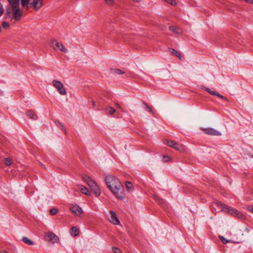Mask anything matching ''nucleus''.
Listing matches in <instances>:
<instances>
[{"mask_svg": "<svg viewBox=\"0 0 253 253\" xmlns=\"http://www.w3.org/2000/svg\"><path fill=\"white\" fill-rule=\"evenodd\" d=\"M80 190L83 194H84L86 195H90L91 194L90 192L89 191L88 189L84 187V186L81 185L80 186Z\"/></svg>", "mask_w": 253, "mask_h": 253, "instance_id": "6ab92c4d", "label": "nucleus"}, {"mask_svg": "<svg viewBox=\"0 0 253 253\" xmlns=\"http://www.w3.org/2000/svg\"><path fill=\"white\" fill-rule=\"evenodd\" d=\"M168 2L171 5H175L176 4V2L174 0H168Z\"/></svg>", "mask_w": 253, "mask_h": 253, "instance_id": "c9c22d12", "label": "nucleus"}, {"mask_svg": "<svg viewBox=\"0 0 253 253\" xmlns=\"http://www.w3.org/2000/svg\"><path fill=\"white\" fill-rule=\"evenodd\" d=\"M110 217L109 218V221L111 223L114 225H118L120 224V221L117 218L115 212L113 211H110Z\"/></svg>", "mask_w": 253, "mask_h": 253, "instance_id": "1a4fd4ad", "label": "nucleus"}, {"mask_svg": "<svg viewBox=\"0 0 253 253\" xmlns=\"http://www.w3.org/2000/svg\"><path fill=\"white\" fill-rule=\"evenodd\" d=\"M170 160V157L168 156H163V161L164 162H167Z\"/></svg>", "mask_w": 253, "mask_h": 253, "instance_id": "72a5a7b5", "label": "nucleus"}, {"mask_svg": "<svg viewBox=\"0 0 253 253\" xmlns=\"http://www.w3.org/2000/svg\"><path fill=\"white\" fill-rule=\"evenodd\" d=\"M247 2H250V0H245Z\"/></svg>", "mask_w": 253, "mask_h": 253, "instance_id": "37998d69", "label": "nucleus"}, {"mask_svg": "<svg viewBox=\"0 0 253 253\" xmlns=\"http://www.w3.org/2000/svg\"><path fill=\"white\" fill-rule=\"evenodd\" d=\"M202 130L205 133L208 135L213 136H220L221 135L220 132L213 128H202Z\"/></svg>", "mask_w": 253, "mask_h": 253, "instance_id": "0eeeda50", "label": "nucleus"}, {"mask_svg": "<svg viewBox=\"0 0 253 253\" xmlns=\"http://www.w3.org/2000/svg\"><path fill=\"white\" fill-rule=\"evenodd\" d=\"M112 249L114 253H121V250L117 247H112Z\"/></svg>", "mask_w": 253, "mask_h": 253, "instance_id": "2f4dec72", "label": "nucleus"}, {"mask_svg": "<svg viewBox=\"0 0 253 253\" xmlns=\"http://www.w3.org/2000/svg\"><path fill=\"white\" fill-rule=\"evenodd\" d=\"M69 209L76 216H79L83 213L82 208L77 205L71 204L70 205Z\"/></svg>", "mask_w": 253, "mask_h": 253, "instance_id": "39448f33", "label": "nucleus"}, {"mask_svg": "<svg viewBox=\"0 0 253 253\" xmlns=\"http://www.w3.org/2000/svg\"><path fill=\"white\" fill-rule=\"evenodd\" d=\"M51 44L54 47L55 50L59 49L62 52L66 53L68 52V50L64 47V45L58 42H57L56 41L53 40L51 42Z\"/></svg>", "mask_w": 253, "mask_h": 253, "instance_id": "423d86ee", "label": "nucleus"}, {"mask_svg": "<svg viewBox=\"0 0 253 253\" xmlns=\"http://www.w3.org/2000/svg\"><path fill=\"white\" fill-rule=\"evenodd\" d=\"M106 110L110 115L114 114L116 112L115 109L111 107L107 108Z\"/></svg>", "mask_w": 253, "mask_h": 253, "instance_id": "a878e982", "label": "nucleus"}, {"mask_svg": "<svg viewBox=\"0 0 253 253\" xmlns=\"http://www.w3.org/2000/svg\"><path fill=\"white\" fill-rule=\"evenodd\" d=\"M91 104H92V107H93V108H94V107H95V103L94 101L93 100H91Z\"/></svg>", "mask_w": 253, "mask_h": 253, "instance_id": "58836bf2", "label": "nucleus"}, {"mask_svg": "<svg viewBox=\"0 0 253 253\" xmlns=\"http://www.w3.org/2000/svg\"><path fill=\"white\" fill-rule=\"evenodd\" d=\"M164 143L172 148L174 145H176V142L173 140H165Z\"/></svg>", "mask_w": 253, "mask_h": 253, "instance_id": "412c9836", "label": "nucleus"}, {"mask_svg": "<svg viewBox=\"0 0 253 253\" xmlns=\"http://www.w3.org/2000/svg\"><path fill=\"white\" fill-rule=\"evenodd\" d=\"M115 105H116V107L119 108H120V106L118 103H116Z\"/></svg>", "mask_w": 253, "mask_h": 253, "instance_id": "a19ab883", "label": "nucleus"}, {"mask_svg": "<svg viewBox=\"0 0 253 253\" xmlns=\"http://www.w3.org/2000/svg\"><path fill=\"white\" fill-rule=\"evenodd\" d=\"M169 51L171 54L174 55L175 56L178 57L179 59H181V55L180 52L177 51V50L172 48H169Z\"/></svg>", "mask_w": 253, "mask_h": 253, "instance_id": "dca6fc26", "label": "nucleus"}, {"mask_svg": "<svg viewBox=\"0 0 253 253\" xmlns=\"http://www.w3.org/2000/svg\"><path fill=\"white\" fill-rule=\"evenodd\" d=\"M13 15L15 21H19L22 15V11L19 9V7L17 8H12Z\"/></svg>", "mask_w": 253, "mask_h": 253, "instance_id": "9d476101", "label": "nucleus"}, {"mask_svg": "<svg viewBox=\"0 0 253 253\" xmlns=\"http://www.w3.org/2000/svg\"><path fill=\"white\" fill-rule=\"evenodd\" d=\"M126 186L128 190H131L133 187L132 184L129 181H126Z\"/></svg>", "mask_w": 253, "mask_h": 253, "instance_id": "b1692460", "label": "nucleus"}, {"mask_svg": "<svg viewBox=\"0 0 253 253\" xmlns=\"http://www.w3.org/2000/svg\"><path fill=\"white\" fill-rule=\"evenodd\" d=\"M46 237L48 238V240L50 241L52 243H57L59 241V239L57 236H56L55 234L48 232L46 234Z\"/></svg>", "mask_w": 253, "mask_h": 253, "instance_id": "9b49d317", "label": "nucleus"}, {"mask_svg": "<svg viewBox=\"0 0 253 253\" xmlns=\"http://www.w3.org/2000/svg\"><path fill=\"white\" fill-rule=\"evenodd\" d=\"M219 239L222 242V243L224 244H227V243H228L229 241V240L225 239L223 236H219Z\"/></svg>", "mask_w": 253, "mask_h": 253, "instance_id": "473e14b6", "label": "nucleus"}, {"mask_svg": "<svg viewBox=\"0 0 253 253\" xmlns=\"http://www.w3.org/2000/svg\"><path fill=\"white\" fill-rule=\"evenodd\" d=\"M52 84L60 94L64 95L67 94L66 90L64 88L63 84L61 82L54 80L53 81Z\"/></svg>", "mask_w": 253, "mask_h": 253, "instance_id": "20e7f679", "label": "nucleus"}, {"mask_svg": "<svg viewBox=\"0 0 253 253\" xmlns=\"http://www.w3.org/2000/svg\"><path fill=\"white\" fill-rule=\"evenodd\" d=\"M29 2V0H21V3L23 7L27 6V9H28L29 7L28 4Z\"/></svg>", "mask_w": 253, "mask_h": 253, "instance_id": "393cba45", "label": "nucleus"}, {"mask_svg": "<svg viewBox=\"0 0 253 253\" xmlns=\"http://www.w3.org/2000/svg\"><path fill=\"white\" fill-rule=\"evenodd\" d=\"M79 230L76 226H73L71 229V234L74 237H76L79 235Z\"/></svg>", "mask_w": 253, "mask_h": 253, "instance_id": "4468645a", "label": "nucleus"}, {"mask_svg": "<svg viewBox=\"0 0 253 253\" xmlns=\"http://www.w3.org/2000/svg\"><path fill=\"white\" fill-rule=\"evenodd\" d=\"M154 200L158 202L159 204H161V205H163L164 204V201L163 199L160 198L159 196L154 195Z\"/></svg>", "mask_w": 253, "mask_h": 253, "instance_id": "4be33fe9", "label": "nucleus"}, {"mask_svg": "<svg viewBox=\"0 0 253 253\" xmlns=\"http://www.w3.org/2000/svg\"><path fill=\"white\" fill-rule=\"evenodd\" d=\"M4 164L7 166H9L11 165L12 164V162H11V160L9 159V158H5L4 159Z\"/></svg>", "mask_w": 253, "mask_h": 253, "instance_id": "cd10ccee", "label": "nucleus"}, {"mask_svg": "<svg viewBox=\"0 0 253 253\" xmlns=\"http://www.w3.org/2000/svg\"><path fill=\"white\" fill-rule=\"evenodd\" d=\"M250 0V3H253V0Z\"/></svg>", "mask_w": 253, "mask_h": 253, "instance_id": "79ce46f5", "label": "nucleus"}, {"mask_svg": "<svg viewBox=\"0 0 253 253\" xmlns=\"http://www.w3.org/2000/svg\"><path fill=\"white\" fill-rule=\"evenodd\" d=\"M3 12V8L1 6H0V16L2 14Z\"/></svg>", "mask_w": 253, "mask_h": 253, "instance_id": "4c0bfd02", "label": "nucleus"}, {"mask_svg": "<svg viewBox=\"0 0 253 253\" xmlns=\"http://www.w3.org/2000/svg\"><path fill=\"white\" fill-rule=\"evenodd\" d=\"M2 26L4 29H7L9 27V23L6 21H3L2 23Z\"/></svg>", "mask_w": 253, "mask_h": 253, "instance_id": "7c9ffc66", "label": "nucleus"}, {"mask_svg": "<svg viewBox=\"0 0 253 253\" xmlns=\"http://www.w3.org/2000/svg\"><path fill=\"white\" fill-rule=\"evenodd\" d=\"M55 123L58 127H59L62 130L64 131L65 133H66V129L62 123H61L59 120H56L55 121Z\"/></svg>", "mask_w": 253, "mask_h": 253, "instance_id": "f3484780", "label": "nucleus"}, {"mask_svg": "<svg viewBox=\"0 0 253 253\" xmlns=\"http://www.w3.org/2000/svg\"><path fill=\"white\" fill-rule=\"evenodd\" d=\"M202 88L203 89L206 90V91H207L208 92H209V93H210L211 95L218 96L223 100H226L228 102L229 101V100L226 97L222 95H221L216 91L211 90L210 88H207L206 87H203Z\"/></svg>", "mask_w": 253, "mask_h": 253, "instance_id": "6e6552de", "label": "nucleus"}, {"mask_svg": "<svg viewBox=\"0 0 253 253\" xmlns=\"http://www.w3.org/2000/svg\"><path fill=\"white\" fill-rule=\"evenodd\" d=\"M173 148L177 151H181L183 149L182 145L178 144L177 143H176V145H174L173 147Z\"/></svg>", "mask_w": 253, "mask_h": 253, "instance_id": "5701e85b", "label": "nucleus"}, {"mask_svg": "<svg viewBox=\"0 0 253 253\" xmlns=\"http://www.w3.org/2000/svg\"><path fill=\"white\" fill-rule=\"evenodd\" d=\"M249 210L253 212V207H249Z\"/></svg>", "mask_w": 253, "mask_h": 253, "instance_id": "ea45409f", "label": "nucleus"}, {"mask_svg": "<svg viewBox=\"0 0 253 253\" xmlns=\"http://www.w3.org/2000/svg\"><path fill=\"white\" fill-rule=\"evenodd\" d=\"M213 206L219 208L222 211H225L226 212L238 217L239 218H242L244 217V215L239 212L237 210L232 208L226 205H224L219 201H216L213 203Z\"/></svg>", "mask_w": 253, "mask_h": 253, "instance_id": "f03ea898", "label": "nucleus"}, {"mask_svg": "<svg viewBox=\"0 0 253 253\" xmlns=\"http://www.w3.org/2000/svg\"><path fill=\"white\" fill-rule=\"evenodd\" d=\"M105 181L107 187L119 200L124 199L125 198L124 189L118 178L109 175L106 177Z\"/></svg>", "mask_w": 253, "mask_h": 253, "instance_id": "f257e3e1", "label": "nucleus"}, {"mask_svg": "<svg viewBox=\"0 0 253 253\" xmlns=\"http://www.w3.org/2000/svg\"><path fill=\"white\" fill-rule=\"evenodd\" d=\"M107 4L112 5L114 2V0H104Z\"/></svg>", "mask_w": 253, "mask_h": 253, "instance_id": "f704fd0d", "label": "nucleus"}, {"mask_svg": "<svg viewBox=\"0 0 253 253\" xmlns=\"http://www.w3.org/2000/svg\"><path fill=\"white\" fill-rule=\"evenodd\" d=\"M143 103L144 105V106H145L146 108L148 110V111H149L150 113H151L152 114H154V112L152 110L151 107H149L146 103L143 102Z\"/></svg>", "mask_w": 253, "mask_h": 253, "instance_id": "c756f323", "label": "nucleus"}, {"mask_svg": "<svg viewBox=\"0 0 253 253\" xmlns=\"http://www.w3.org/2000/svg\"><path fill=\"white\" fill-rule=\"evenodd\" d=\"M134 1H136V2H138L139 1L138 0H134Z\"/></svg>", "mask_w": 253, "mask_h": 253, "instance_id": "c03bdc74", "label": "nucleus"}, {"mask_svg": "<svg viewBox=\"0 0 253 253\" xmlns=\"http://www.w3.org/2000/svg\"><path fill=\"white\" fill-rule=\"evenodd\" d=\"M42 0H40V2H39V4H38L39 9L43 5Z\"/></svg>", "mask_w": 253, "mask_h": 253, "instance_id": "e433bc0d", "label": "nucleus"}, {"mask_svg": "<svg viewBox=\"0 0 253 253\" xmlns=\"http://www.w3.org/2000/svg\"><path fill=\"white\" fill-rule=\"evenodd\" d=\"M9 4L11 5L12 8H17L19 7L20 0H8Z\"/></svg>", "mask_w": 253, "mask_h": 253, "instance_id": "ddd939ff", "label": "nucleus"}, {"mask_svg": "<svg viewBox=\"0 0 253 253\" xmlns=\"http://www.w3.org/2000/svg\"><path fill=\"white\" fill-rule=\"evenodd\" d=\"M83 179L90 187L91 191L93 192L97 197L99 196L100 194V190L96 182L87 175H84Z\"/></svg>", "mask_w": 253, "mask_h": 253, "instance_id": "7ed1b4c3", "label": "nucleus"}, {"mask_svg": "<svg viewBox=\"0 0 253 253\" xmlns=\"http://www.w3.org/2000/svg\"><path fill=\"white\" fill-rule=\"evenodd\" d=\"M58 212V210L57 209H52L49 211V213L51 215H55Z\"/></svg>", "mask_w": 253, "mask_h": 253, "instance_id": "bb28decb", "label": "nucleus"}, {"mask_svg": "<svg viewBox=\"0 0 253 253\" xmlns=\"http://www.w3.org/2000/svg\"><path fill=\"white\" fill-rule=\"evenodd\" d=\"M39 2H40V0H34V1L30 3V5L36 11L39 10V7H38Z\"/></svg>", "mask_w": 253, "mask_h": 253, "instance_id": "aec40b11", "label": "nucleus"}, {"mask_svg": "<svg viewBox=\"0 0 253 253\" xmlns=\"http://www.w3.org/2000/svg\"><path fill=\"white\" fill-rule=\"evenodd\" d=\"M169 30L176 34H180L181 33V30L180 28L173 26H169Z\"/></svg>", "mask_w": 253, "mask_h": 253, "instance_id": "2eb2a0df", "label": "nucleus"}, {"mask_svg": "<svg viewBox=\"0 0 253 253\" xmlns=\"http://www.w3.org/2000/svg\"><path fill=\"white\" fill-rule=\"evenodd\" d=\"M25 244L28 245H33L34 243L33 241L29 239L26 237H23L21 240Z\"/></svg>", "mask_w": 253, "mask_h": 253, "instance_id": "a211bd4d", "label": "nucleus"}, {"mask_svg": "<svg viewBox=\"0 0 253 253\" xmlns=\"http://www.w3.org/2000/svg\"><path fill=\"white\" fill-rule=\"evenodd\" d=\"M114 73L118 75H121L125 73V72L122 71L119 69H115L113 70Z\"/></svg>", "mask_w": 253, "mask_h": 253, "instance_id": "c85d7f7f", "label": "nucleus"}, {"mask_svg": "<svg viewBox=\"0 0 253 253\" xmlns=\"http://www.w3.org/2000/svg\"><path fill=\"white\" fill-rule=\"evenodd\" d=\"M26 115L29 119L36 120L38 119L37 115L32 110H29L26 112Z\"/></svg>", "mask_w": 253, "mask_h": 253, "instance_id": "f8f14e48", "label": "nucleus"}]
</instances>
